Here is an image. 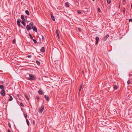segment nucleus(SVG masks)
<instances>
[{
  "instance_id": "obj_15",
  "label": "nucleus",
  "mask_w": 132,
  "mask_h": 132,
  "mask_svg": "<svg viewBox=\"0 0 132 132\" xmlns=\"http://www.w3.org/2000/svg\"><path fill=\"white\" fill-rule=\"evenodd\" d=\"M65 6L67 7H69V5L68 2H66L65 3Z\"/></svg>"
},
{
  "instance_id": "obj_4",
  "label": "nucleus",
  "mask_w": 132,
  "mask_h": 132,
  "mask_svg": "<svg viewBox=\"0 0 132 132\" xmlns=\"http://www.w3.org/2000/svg\"><path fill=\"white\" fill-rule=\"evenodd\" d=\"M44 108V106L42 105L40 108L39 109L38 112L39 113H42L43 112Z\"/></svg>"
},
{
  "instance_id": "obj_34",
  "label": "nucleus",
  "mask_w": 132,
  "mask_h": 132,
  "mask_svg": "<svg viewBox=\"0 0 132 132\" xmlns=\"http://www.w3.org/2000/svg\"><path fill=\"white\" fill-rule=\"evenodd\" d=\"M123 13L124 14H125V8H123Z\"/></svg>"
},
{
  "instance_id": "obj_36",
  "label": "nucleus",
  "mask_w": 132,
  "mask_h": 132,
  "mask_svg": "<svg viewBox=\"0 0 132 132\" xmlns=\"http://www.w3.org/2000/svg\"><path fill=\"white\" fill-rule=\"evenodd\" d=\"M31 57V55H28L27 56L28 57V58H30Z\"/></svg>"
},
{
  "instance_id": "obj_3",
  "label": "nucleus",
  "mask_w": 132,
  "mask_h": 132,
  "mask_svg": "<svg viewBox=\"0 0 132 132\" xmlns=\"http://www.w3.org/2000/svg\"><path fill=\"white\" fill-rule=\"evenodd\" d=\"M21 20L20 19H19L17 20V22L18 27H21L22 28H23V27L22 25L21 26L20 23L21 22Z\"/></svg>"
},
{
  "instance_id": "obj_48",
  "label": "nucleus",
  "mask_w": 132,
  "mask_h": 132,
  "mask_svg": "<svg viewBox=\"0 0 132 132\" xmlns=\"http://www.w3.org/2000/svg\"><path fill=\"white\" fill-rule=\"evenodd\" d=\"M120 3L119 4V7H120Z\"/></svg>"
},
{
  "instance_id": "obj_20",
  "label": "nucleus",
  "mask_w": 132,
  "mask_h": 132,
  "mask_svg": "<svg viewBox=\"0 0 132 132\" xmlns=\"http://www.w3.org/2000/svg\"><path fill=\"white\" fill-rule=\"evenodd\" d=\"M82 85H83V84H82V83L81 84V86L80 87V89H79V93L80 92V90H81V89L82 88Z\"/></svg>"
},
{
  "instance_id": "obj_32",
  "label": "nucleus",
  "mask_w": 132,
  "mask_h": 132,
  "mask_svg": "<svg viewBox=\"0 0 132 132\" xmlns=\"http://www.w3.org/2000/svg\"><path fill=\"white\" fill-rule=\"evenodd\" d=\"M20 105L21 106H24V105L22 103H20Z\"/></svg>"
},
{
  "instance_id": "obj_27",
  "label": "nucleus",
  "mask_w": 132,
  "mask_h": 132,
  "mask_svg": "<svg viewBox=\"0 0 132 132\" xmlns=\"http://www.w3.org/2000/svg\"><path fill=\"white\" fill-rule=\"evenodd\" d=\"M32 39L33 40L35 43L36 44L37 43V41L35 39Z\"/></svg>"
},
{
  "instance_id": "obj_37",
  "label": "nucleus",
  "mask_w": 132,
  "mask_h": 132,
  "mask_svg": "<svg viewBox=\"0 0 132 132\" xmlns=\"http://www.w3.org/2000/svg\"><path fill=\"white\" fill-rule=\"evenodd\" d=\"M98 11L99 12H101V11L100 9V8H98Z\"/></svg>"
},
{
  "instance_id": "obj_38",
  "label": "nucleus",
  "mask_w": 132,
  "mask_h": 132,
  "mask_svg": "<svg viewBox=\"0 0 132 132\" xmlns=\"http://www.w3.org/2000/svg\"><path fill=\"white\" fill-rule=\"evenodd\" d=\"M36 97V99L37 100H39V97L38 96H37Z\"/></svg>"
},
{
  "instance_id": "obj_47",
  "label": "nucleus",
  "mask_w": 132,
  "mask_h": 132,
  "mask_svg": "<svg viewBox=\"0 0 132 132\" xmlns=\"http://www.w3.org/2000/svg\"><path fill=\"white\" fill-rule=\"evenodd\" d=\"M17 96L18 97V96H19V94H18L17 95Z\"/></svg>"
},
{
  "instance_id": "obj_26",
  "label": "nucleus",
  "mask_w": 132,
  "mask_h": 132,
  "mask_svg": "<svg viewBox=\"0 0 132 132\" xmlns=\"http://www.w3.org/2000/svg\"><path fill=\"white\" fill-rule=\"evenodd\" d=\"M29 36H30V38L31 39H33V37H32V36L31 35V34L30 33H29Z\"/></svg>"
},
{
  "instance_id": "obj_24",
  "label": "nucleus",
  "mask_w": 132,
  "mask_h": 132,
  "mask_svg": "<svg viewBox=\"0 0 132 132\" xmlns=\"http://www.w3.org/2000/svg\"><path fill=\"white\" fill-rule=\"evenodd\" d=\"M23 115H24V116L25 118L26 119L27 118V117H28L27 114L25 113H24Z\"/></svg>"
},
{
  "instance_id": "obj_21",
  "label": "nucleus",
  "mask_w": 132,
  "mask_h": 132,
  "mask_svg": "<svg viewBox=\"0 0 132 132\" xmlns=\"http://www.w3.org/2000/svg\"><path fill=\"white\" fill-rule=\"evenodd\" d=\"M9 96L10 97V98L9 99V101H11L13 100V98L10 95H9Z\"/></svg>"
},
{
  "instance_id": "obj_18",
  "label": "nucleus",
  "mask_w": 132,
  "mask_h": 132,
  "mask_svg": "<svg viewBox=\"0 0 132 132\" xmlns=\"http://www.w3.org/2000/svg\"><path fill=\"white\" fill-rule=\"evenodd\" d=\"M25 13L28 15H30L29 12V11L28 10H26L25 11Z\"/></svg>"
},
{
  "instance_id": "obj_11",
  "label": "nucleus",
  "mask_w": 132,
  "mask_h": 132,
  "mask_svg": "<svg viewBox=\"0 0 132 132\" xmlns=\"http://www.w3.org/2000/svg\"><path fill=\"white\" fill-rule=\"evenodd\" d=\"M38 93L39 94L42 95L43 94V91L40 89L39 90Z\"/></svg>"
},
{
  "instance_id": "obj_17",
  "label": "nucleus",
  "mask_w": 132,
  "mask_h": 132,
  "mask_svg": "<svg viewBox=\"0 0 132 132\" xmlns=\"http://www.w3.org/2000/svg\"><path fill=\"white\" fill-rule=\"evenodd\" d=\"M21 19L23 20H25V21H26V20L25 19H24V16L22 15H21Z\"/></svg>"
},
{
  "instance_id": "obj_35",
  "label": "nucleus",
  "mask_w": 132,
  "mask_h": 132,
  "mask_svg": "<svg viewBox=\"0 0 132 132\" xmlns=\"http://www.w3.org/2000/svg\"><path fill=\"white\" fill-rule=\"evenodd\" d=\"M78 12L79 14H81V12L80 11H78Z\"/></svg>"
},
{
  "instance_id": "obj_29",
  "label": "nucleus",
  "mask_w": 132,
  "mask_h": 132,
  "mask_svg": "<svg viewBox=\"0 0 132 132\" xmlns=\"http://www.w3.org/2000/svg\"><path fill=\"white\" fill-rule=\"evenodd\" d=\"M111 1L110 0H107V3L108 4H110L111 2Z\"/></svg>"
},
{
  "instance_id": "obj_39",
  "label": "nucleus",
  "mask_w": 132,
  "mask_h": 132,
  "mask_svg": "<svg viewBox=\"0 0 132 132\" xmlns=\"http://www.w3.org/2000/svg\"><path fill=\"white\" fill-rule=\"evenodd\" d=\"M78 30L80 32L81 31V29L80 28H78Z\"/></svg>"
},
{
  "instance_id": "obj_23",
  "label": "nucleus",
  "mask_w": 132,
  "mask_h": 132,
  "mask_svg": "<svg viewBox=\"0 0 132 132\" xmlns=\"http://www.w3.org/2000/svg\"><path fill=\"white\" fill-rule=\"evenodd\" d=\"M26 121L28 125V126H29V122L28 120L27 119H26Z\"/></svg>"
},
{
  "instance_id": "obj_25",
  "label": "nucleus",
  "mask_w": 132,
  "mask_h": 132,
  "mask_svg": "<svg viewBox=\"0 0 132 132\" xmlns=\"http://www.w3.org/2000/svg\"><path fill=\"white\" fill-rule=\"evenodd\" d=\"M114 89H115V90L117 89V86L116 85H115L114 86Z\"/></svg>"
},
{
  "instance_id": "obj_6",
  "label": "nucleus",
  "mask_w": 132,
  "mask_h": 132,
  "mask_svg": "<svg viewBox=\"0 0 132 132\" xmlns=\"http://www.w3.org/2000/svg\"><path fill=\"white\" fill-rule=\"evenodd\" d=\"M109 35L108 34L105 36L104 37H103V40L104 41H105L109 37Z\"/></svg>"
},
{
  "instance_id": "obj_45",
  "label": "nucleus",
  "mask_w": 132,
  "mask_h": 132,
  "mask_svg": "<svg viewBox=\"0 0 132 132\" xmlns=\"http://www.w3.org/2000/svg\"><path fill=\"white\" fill-rule=\"evenodd\" d=\"M82 73H83V75L84 74V70H82Z\"/></svg>"
},
{
  "instance_id": "obj_28",
  "label": "nucleus",
  "mask_w": 132,
  "mask_h": 132,
  "mask_svg": "<svg viewBox=\"0 0 132 132\" xmlns=\"http://www.w3.org/2000/svg\"><path fill=\"white\" fill-rule=\"evenodd\" d=\"M112 112H113V113L114 114H116L117 113V112L116 110H113V111H112Z\"/></svg>"
},
{
  "instance_id": "obj_2",
  "label": "nucleus",
  "mask_w": 132,
  "mask_h": 132,
  "mask_svg": "<svg viewBox=\"0 0 132 132\" xmlns=\"http://www.w3.org/2000/svg\"><path fill=\"white\" fill-rule=\"evenodd\" d=\"M34 24L32 22H31L29 24V25H28L26 26V29L28 31L30 30L31 29V28L30 26H32Z\"/></svg>"
},
{
  "instance_id": "obj_42",
  "label": "nucleus",
  "mask_w": 132,
  "mask_h": 132,
  "mask_svg": "<svg viewBox=\"0 0 132 132\" xmlns=\"http://www.w3.org/2000/svg\"><path fill=\"white\" fill-rule=\"evenodd\" d=\"M129 21H130L131 22H132V19H129Z\"/></svg>"
},
{
  "instance_id": "obj_12",
  "label": "nucleus",
  "mask_w": 132,
  "mask_h": 132,
  "mask_svg": "<svg viewBox=\"0 0 132 132\" xmlns=\"http://www.w3.org/2000/svg\"><path fill=\"white\" fill-rule=\"evenodd\" d=\"M56 34H57V36L58 37L59 39H60V36L59 35L58 30H56Z\"/></svg>"
},
{
  "instance_id": "obj_43",
  "label": "nucleus",
  "mask_w": 132,
  "mask_h": 132,
  "mask_svg": "<svg viewBox=\"0 0 132 132\" xmlns=\"http://www.w3.org/2000/svg\"><path fill=\"white\" fill-rule=\"evenodd\" d=\"M129 77H131L132 76V74H129Z\"/></svg>"
},
{
  "instance_id": "obj_30",
  "label": "nucleus",
  "mask_w": 132,
  "mask_h": 132,
  "mask_svg": "<svg viewBox=\"0 0 132 132\" xmlns=\"http://www.w3.org/2000/svg\"><path fill=\"white\" fill-rule=\"evenodd\" d=\"M130 81L129 80H128V81L127 82V83L128 84V85L130 83Z\"/></svg>"
},
{
  "instance_id": "obj_10",
  "label": "nucleus",
  "mask_w": 132,
  "mask_h": 132,
  "mask_svg": "<svg viewBox=\"0 0 132 132\" xmlns=\"http://www.w3.org/2000/svg\"><path fill=\"white\" fill-rule=\"evenodd\" d=\"M95 39L96 41V44H97L98 43V41L99 39V37L97 36L96 37Z\"/></svg>"
},
{
  "instance_id": "obj_8",
  "label": "nucleus",
  "mask_w": 132,
  "mask_h": 132,
  "mask_svg": "<svg viewBox=\"0 0 132 132\" xmlns=\"http://www.w3.org/2000/svg\"><path fill=\"white\" fill-rule=\"evenodd\" d=\"M51 16L52 19V20L53 21H55V18H54L53 15L52 14V13H51Z\"/></svg>"
},
{
  "instance_id": "obj_41",
  "label": "nucleus",
  "mask_w": 132,
  "mask_h": 132,
  "mask_svg": "<svg viewBox=\"0 0 132 132\" xmlns=\"http://www.w3.org/2000/svg\"><path fill=\"white\" fill-rule=\"evenodd\" d=\"M7 132H11V131H10V130L9 129H8L7 130Z\"/></svg>"
},
{
  "instance_id": "obj_44",
  "label": "nucleus",
  "mask_w": 132,
  "mask_h": 132,
  "mask_svg": "<svg viewBox=\"0 0 132 132\" xmlns=\"http://www.w3.org/2000/svg\"><path fill=\"white\" fill-rule=\"evenodd\" d=\"M123 2L124 3H126V0H123Z\"/></svg>"
},
{
  "instance_id": "obj_46",
  "label": "nucleus",
  "mask_w": 132,
  "mask_h": 132,
  "mask_svg": "<svg viewBox=\"0 0 132 132\" xmlns=\"http://www.w3.org/2000/svg\"><path fill=\"white\" fill-rule=\"evenodd\" d=\"M131 8L132 9V3L131 4Z\"/></svg>"
},
{
  "instance_id": "obj_7",
  "label": "nucleus",
  "mask_w": 132,
  "mask_h": 132,
  "mask_svg": "<svg viewBox=\"0 0 132 132\" xmlns=\"http://www.w3.org/2000/svg\"><path fill=\"white\" fill-rule=\"evenodd\" d=\"M32 29L35 32H37V29L36 27L35 26H32Z\"/></svg>"
},
{
  "instance_id": "obj_31",
  "label": "nucleus",
  "mask_w": 132,
  "mask_h": 132,
  "mask_svg": "<svg viewBox=\"0 0 132 132\" xmlns=\"http://www.w3.org/2000/svg\"><path fill=\"white\" fill-rule=\"evenodd\" d=\"M15 39H14L13 40V44H15Z\"/></svg>"
},
{
  "instance_id": "obj_1",
  "label": "nucleus",
  "mask_w": 132,
  "mask_h": 132,
  "mask_svg": "<svg viewBox=\"0 0 132 132\" xmlns=\"http://www.w3.org/2000/svg\"><path fill=\"white\" fill-rule=\"evenodd\" d=\"M29 77L28 78V79L29 80H34L36 79L35 76L31 74H29Z\"/></svg>"
},
{
  "instance_id": "obj_50",
  "label": "nucleus",
  "mask_w": 132,
  "mask_h": 132,
  "mask_svg": "<svg viewBox=\"0 0 132 132\" xmlns=\"http://www.w3.org/2000/svg\"><path fill=\"white\" fill-rule=\"evenodd\" d=\"M93 1H94L95 0H92Z\"/></svg>"
},
{
  "instance_id": "obj_14",
  "label": "nucleus",
  "mask_w": 132,
  "mask_h": 132,
  "mask_svg": "<svg viewBox=\"0 0 132 132\" xmlns=\"http://www.w3.org/2000/svg\"><path fill=\"white\" fill-rule=\"evenodd\" d=\"M25 21H25V20H24V21L22 20L21 21V23L24 26H25L26 25V23L25 22Z\"/></svg>"
},
{
  "instance_id": "obj_33",
  "label": "nucleus",
  "mask_w": 132,
  "mask_h": 132,
  "mask_svg": "<svg viewBox=\"0 0 132 132\" xmlns=\"http://www.w3.org/2000/svg\"><path fill=\"white\" fill-rule=\"evenodd\" d=\"M8 126H9L10 127V128H11V124L10 123H8Z\"/></svg>"
},
{
  "instance_id": "obj_22",
  "label": "nucleus",
  "mask_w": 132,
  "mask_h": 132,
  "mask_svg": "<svg viewBox=\"0 0 132 132\" xmlns=\"http://www.w3.org/2000/svg\"><path fill=\"white\" fill-rule=\"evenodd\" d=\"M4 86L3 85H0V89H4Z\"/></svg>"
},
{
  "instance_id": "obj_13",
  "label": "nucleus",
  "mask_w": 132,
  "mask_h": 132,
  "mask_svg": "<svg viewBox=\"0 0 132 132\" xmlns=\"http://www.w3.org/2000/svg\"><path fill=\"white\" fill-rule=\"evenodd\" d=\"M44 97L46 98L47 101H48L49 100V97L48 96L45 95L44 96Z\"/></svg>"
},
{
  "instance_id": "obj_9",
  "label": "nucleus",
  "mask_w": 132,
  "mask_h": 132,
  "mask_svg": "<svg viewBox=\"0 0 132 132\" xmlns=\"http://www.w3.org/2000/svg\"><path fill=\"white\" fill-rule=\"evenodd\" d=\"M40 51L42 52H45L44 47H42L40 50Z\"/></svg>"
},
{
  "instance_id": "obj_5",
  "label": "nucleus",
  "mask_w": 132,
  "mask_h": 132,
  "mask_svg": "<svg viewBox=\"0 0 132 132\" xmlns=\"http://www.w3.org/2000/svg\"><path fill=\"white\" fill-rule=\"evenodd\" d=\"M2 96H4L5 95V92L4 89H3L1 90L0 92Z\"/></svg>"
},
{
  "instance_id": "obj_16",
  "label": "nucleus",
  "mask_w": 132,
  "mask_h": 132,
  "mask_svg": "<svg viewBox=\"0 0 132 132\" xmlns=\"http://www.w3.org/2000/svg\"><path fill=\"white\" fill-rule=\"evenodd\" d=\"M24 96L27 100H29V98L28 95L26 94H24Z\"/></svg>"
},
{
  "instance_id": "obj_40",
  "label": "nucleus",
  "mask_w": 132,
  "mask_h": 132,
  "mask_svg": "<svg viewBox=\"0 0 132 132\" xmlns=\"http://www.w3.org/2000/svg\"><path fill=\"white\" fill-rule=\"evenodd\" d=\"M42 40H43L44 39V37L43 36H42Z\"/></svg>"
},
{
  "instance_id": "obj_19",
  "label": "nucleus",
  "mask_w": 132,
  "mask_h": 132,
  "mask_svg": "<svg viewBox=\"0 0 132 132\" xmlns=\"http://www.w3.org/2000/svg\"><path fill=\"white\" fill-rule=\"evenodd\" d=\"M36 62L38 65H40V63L38 61L36 60Z\"/></svg>"
},
{
  "instance_id": "obj_49",
  "label": "nucleus",
  "mask_w": 132,
  "mask_h": 132,
  "mask_svg": "<svg viewBox=\"0 0 132 132\" xmlns=\"http://www.w3.org/2000/svg\"><path fill=\"white\" fill-rule=\"evenodd\" d=\"M19 100H21V99H20V98H19Z\"/></svg>"
}]
</instances>
